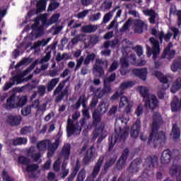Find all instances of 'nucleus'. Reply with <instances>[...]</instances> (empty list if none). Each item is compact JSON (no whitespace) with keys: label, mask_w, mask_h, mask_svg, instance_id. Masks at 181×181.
<instances>
[{"label":"nucleus","mask_w":181,"mask_h":181,"mask_svg":"<svg viewBox=\"0 0 181 181\" xmlns=\"http://www.w3.org/2000/svg\"><path fill=\"white\" fill-rule=\"evenodd\" d=\"M149 42L153 45V47L146 45L147 57H150L153 54V60H154L155 67L152 69L153 74L159 80V61L156 60L159 56V41L155 37L149 38Z\"/></svg>","instance_id":"nucleus-1"},{"label":"nucleus","mask_w":181,"mask_h":181,"mask_svg":"<svg viewBox=\"0 0 181 181\" xmlns=\"http://www.w3.org/2000/svg\"><path fill=\"white\" fill-rule=\"evenodd\" d=\"M158 158L156 156H148L144 162V167L145 169L144 170L141 177L139 178V180L141 179L143 181H148L149 180V177L152 173V170L158 166Z\"/></svg>","instance_id":"nucleus-2"},{"label":"nucleus","mask_w":181,"mask_h":181,"mask_svg":"<svg viewBox=\"0 0 181 181\" xmlns=\"http://www.w3.org/2000/svg\"><path fill=\"white\" fill-rule=\"evenodd\" d=\"M154 148L158 146L156 142L159 141V112H156L153 114V123L151 133L148 140V145L152 142Z\"/></svg>","instance_id":"nucleus-3"},{"label":"nucleus","mask_w":181,"mask_h":181,"mask_svg":"<svg viewBox=\"0 0 181 181\" xmlns=\"http://www.w3.org/2000/svg\"><path fill=\"white\" fill-rule=\"evenodd\" d=\"M128 136V131L120 127L115 128V136H109V151H111L117 142H124Z\"/></svg>","instance_id":"nucleus-4"},{"label":"nucleus","mask_w":181,"mask_h":181,"mask_svg":"<svg viewBox=\"0 0 181 181\" xmlns=\"http://www.w3.org/2000/svg\"><path fill=\"white\" fill-rule=\"evenodd\" d=\"M138 90L145 101V106L150 110H155L158 107V98L155 95H149V90L146 87L139 86Z\"/></svg>","instance_id":"nucleus-5"},{"label":"nucleus","mask_w":181,"mask_h":181,"mask_svg":"<svg viewBox=\"0 0 181 181\" xmlns=\"http://www.w3.org/2000/svg\"><path fill=\"white\" fill-rule=\"evenodd\" d=\"M89 91L90 93H93L99 100H101L105 95H108L112 93V87L111 86V83L103 81V88L102 89L101 88L95 89V87L90 86L89 87Z\"/></svg>","instance_id":"nucleus-6"},{"label":"nucleus","mask_w":181,"mask_h":181,"mask_svg":"<svg viewBox=\"0 0 181 181\" xmlns=\"http://www.w3.org/2000/svg\"><path fill=\"white\" fill-rule=\"evenodd\" d=\"M103 163H104V156H100L94 166L91 175L88 176L85 181H94V179H95V177L98 176V173H100V170L101 169V166H103Z\"/></svg>","instance_id":"nucleus-7"},{"label":"nucleus","mask_w":181,"mask_h":181,"mask_svg":"<svg viewBox=\"0 0 181 181\" xmlns=\"http://www.w3.org/2000/svg\"><path fill=\"white\" fill-rule=\"evenodd\" d=\"M128 155H129V149L124 148L117 162V168L119 170H121V169L125 166V162H127V159H128Z\"/></svg>","instance_id":"nucleus-8"},{"label":"nucleus","mask_w":181,"mask_h":181,"mask_svg":"<svg viewBox=\"0 0 181 181\" xmlns=\"http://www.w3.org/2000/svg\"><path fill=\"white\" fill-rule=\"evenodd\" d=\"M170 87V76H166L160 73V90L165 91Z\"/></svg>","instance_id":"nucleus-9"},{"label":"nucleus","mask_w":181,"mask_h":181,"mask_svg":"<svg viewBox=\"0 0 181 181\" xmlns=\"http://www.w3.org/2000/svg\"><path fill=\"white\" fill-rule=\"evenodd\" d=\"M134 25L135 33H142L144 30H148V25L141 19L134 20Z\"/></svg>","instance_id":"nucleus-10"},{"label":"nucleus","mask_w":181,"mask_h":181,"mask_svg":"<svg viewBox=\"0 0 181 181\" xmlns=\"http://www.w3.org/2000/svg\"><path fill=\"white\" fill-rule=\"evenodd\" d=\"M139 132H141V119H137L135 123L133 124L132 127L131 128V138L136 139V138H138V135H139Z\"/></svg>","instance_id":"nucleus-11"},{"label":"nucleus","mask_w":181,"mask_h":181,"mask_svg":"<svg viewBox=\"0 0 181 181\" xmlns=\"http://www.w3.org/2000/svg\"><path fill=\"white\" fill-rule=\"evenodd\" d=\"M139 165H141V159L136 158L129 165L128 168V172L130 175H134L139 172Z\"/></svg>","instance_id":"nucleus-12"},{"label":"nucleus","mask_w":181,"mask_h":181,"mask_svg":"<svg viewBox=\"0 0 181 181\" xmlns=\"http://www.w3.org/2000/svg\"><path fill=\"white\" fill-rule=\"evenodd\" d=\"M132 73L136 76V77H139V78L145 81L148 76V68H143L140 69H134L132 70Z\"/></svg>","instance_id":"nucleus-13"},{"label":"nucleus","mask_w":181,"mask_h":181,"mask_svg":"<svg viewBox=\"0 0 181 181\" xmlns=\"http://www.w3.org/2000/svg\"><path fill=\"white\" fill-rule=\"evenodd\" d=\"M22 121V117L20 115H8V123L11 125V127H19L21 125V122Z\"/></svg>","instance_id":"nucleus-14"},{"label":"nucleus","mask_w":181,"mask_h":181,"mask_svg":"<svg viewBox=\"0 0 181 181\" xmlns=\"http://www.w3.org/2000/svg\"><path fill=\"white\" fill-rule=\"evenodd\" d=\"M170 175L177 177V181H181V166L173 165L170 169Z\"/></svg>","instance_id":"nucleus-15"},{"label":"nucleus","mask_w":181,"mask_h":181,"mask_svg":"<svg viewBox=\"0 0 181 181\" xmlns=\"http://www.w3.org/2000/svg\"><path fill=\"white\" fill-rule=\"evenodd\" d=\"M59 18H60L59 13H54L49 19L47 20L46 17H44L42 19V24L45 26H50L51 25H53V23H57V21H59Z\"/></svg>","instance_id":"nucleus-16"},{"label":"nucleus","mask_w":181,"mask_h":181,"mask_svg":"<svg viewBox=\"0 0 181 181\" xmlns=\"http://www.w3.org/2000/svg\"><path fill=\"white\" fill-rule=\"evenodd\" d=\"M16 101V96H15V94L11 95L6 100V108L7 110H13V108H18V103Z\"/></svg>","instance_id":"nucleus-17"},{"label":"nucleus","mask_w":181,"mask_h":181,"mask_svg":"<svg viewBox=\"0 0 181 181\" xmlns=\"http://www.w3.org/2000/svg\"><path fill=\"white\" fill-rule=\"evenodd\" d=\"M173 47V45L172 42H170L166 48L164 49V57H167V59H172L175 56H176V50L171 49Z\"/></svg>","instance_id":"nucleus-18"},{"label":"nucleus","mask_w":181,"mask_h":181,"mask_svg":"<svg viewBox=\"0 0 181 181\" xmlns=\"http://www.w3.org/2000/svg\"><path fill=\"white\" fill-rule=\"evenodd\" d=\"M83 107V108H87V98L86 97V95H81L78 101L74 105V108L75 110H78L80 107Z\"/></svg>","instance_id":"nucleus-19"},{"label":"nucleus","mask_w":181,"mask_h":181,"mask_svg":"<svg viewBox=\"0 0 181 181\" xmlns=\"http://www.w3.org/2000/svg\"><path fill=\"white\" fill-rule=\"evenodd\" d=\"M12 82H6L4 86V91H8V89L12 87V86H15V83H17V84H19V83H22V81L21 80V76H15L12 78Z\"/></svg>","instance_id":"nucleus-20"},{"label":"nucleus","mask_w":181,"mask_h":181,"mask_svg":"<svg viewBox=\"0 0 181 181\" xmlns=\"http://www.w3.org/2000/svg\"><path fill=\"white\" fill-rule=\"evenodd\" d=\"M95 153V150L94 149V146H90V148L86 151V153L83 157V162L85 165H87V163H88V162L93 159Z\"/></svg>","instance_id":"nucleus-21"},{"label":"nucleus","mask_w":181,"mask_h":181,"mask_svg":"<svg viewBox=\"0 0 181 181\" xmlns=\"http://www.w3.org/2000/svg\"><path fill=\"white\" fill-rule=\"evenodd\" d=\"M76 131H81V127H76V125L70 123V119H68V125L66 127V132L68 136H71L73 134L76 132Z\"/></svg>","instance_id":"nucleus-22"},{"label":"nucleus","mask_w":181,"mask_h":181,"mask_svg":"<svg viewBox=\"0 0 181 181\" xmlns=\"http://www.w3.org/2000/svg\"><path fill=\"white\" fill-rule=\"evenodd\" d=\"M171 159L172 151H170L169 149L165 150L161 156V163H169Z\"/></svg>","instance_id":"nucleus-23"},{"label":"nucleus","mask_w":181,"mask_h":181,"mask_svg":"<svg viewBox=\"0 0 181 181\" xmlns=\"http://www.w3.org/2000/svg\"><path fill=\"white\" fill-rule=\"evenodd\" d=\"M180 110L181 104L180 102H179V98L175 96L171 102V111L173 112H177L178 111H180Z\"/></svg>","instance_id":"nucleus-24"},{"label":"nucleus","mask_w":181,"mask_h":181,"mask_svg":"<svg viewBox=\"0 0 181 181\" xmlns=\"http://www.w3.org/2000/svg\"><path fill=\"white\" fill-rule=\"evenodd\" d=\"M37 169H39V164H28L26 167V172L31 173L30 177L35 179V177H36V174L33 172H36Z\"/></svg>","instance_id":"nucleus-25"},{"label":"nucleus","mask_w":181,"mask_h":181,"mask_svg":"<svg viewBox=\"0 0 181 181\" xmlns=\"http://www.w3.org/2000/svg\"><path fill=\"white\" fill-rule=\"evenodd\" d=\"M170 15H176L177 18V26L180 28L181 26V11L176 10L175 6H171L170 8Z\"/></svg>","instance_id":"nucleus-26"},{"label":"nucleus","mask_w":181,"mask_h":181,"mask_svg":"<svg viewBox=\"0 0 181 181\" xmlns=\"http://www.w3.org/2000/svg\"><path fill=\"white\" fill-rule=\"evenodd\" d=\"M170 69L173 73H176L178 70H180L181 71V57L176 58L173 60L170 66Z\"/></svg>","instance_id":"nucleus-27"},{"label":"nucleus","mask_w":181,"mask_h":181,"mask_svg":"<svg viewBox=\"0 0 181 181\" xmlns=\"http://www.w3.org/2000/svg\"><path fill=\"white\" fill-rule=\"evenodd\" d=\"M97 29L98 27L96 25L89 24L83 25L81 27V32H83V33H94Z\"/></svg>","instance_id":"nucleus-28"},{"label":"nucleus","mask_w":181,"mask_h":181,"mask_svg":"<svg viewBox=\"0 0 181 181\" xmlns=\"http://www.w3.org/2000/svg\"><path fill=\"white\" fill-rule=\"evenodd\" d=\"M104 61L102 59H96V64L93 66V69H95V72L99 74V76H101L103 74H104V69L103 66H101L100 64H104Z\"/></svg>","instance_id":"nucleus-29"},{"label":"nucleus","mask_w":181,"mask_h":181,"mask_svg":"<svg viewBox=\"0 0 181 181\" xmlns=\"http://www.w3.org/2000/svg\"><path fill=\"white\" fill-rule=\"evenodd\" d=\"M181 88V75L178 76V77L174 81L172 87L171 92L175 93L177 90H180Z\"/></svg>","instance_id":"nucleus-30"},{"label":"nucleus","mask_w":181,"mask_h":181,"mask_svg":"<svg viewBox=\"0 0 181 181\" xmlns=\"http://www.w3.org/2000/svg\"><path fill=\"white\" fill-rule=\"evenodd\" d=\"M108 103L104 101H101L100 102L96 111L100 114H105L108 111Z\"/></svg>","instance_id":"nucleus-31"},{"label":"nucleus","mask_w":181,"mask_h":181,"mask_svg":"<svg viewBox=\"0 0 181 181\" xmlns=\"http://www.w3.org/2000/svg\"><path fill=\"white\" fill-rule=\"evenodd\" d=\"M115 162H117V155H113L112 157H111L108 160L105 162L103 167L105 172H107L108 168H111V166H112Z\"/></svg>","instance_id":"nucleus-32"},{"label":"nucleus","mask_w":181,"mask_h":181,"mask_svg":"<svg viewBox=\"0 0 181 181\" xmlns=\"http://www.w3.org/2000/svg\"><path fill=\"white\" fill-rule=\"evenodd\" d=\"M134 84L135 83L132 81L122 82L119 86V89H120V91H121L120 94H124V93H125V90H127V88L134 87Z\"/></svg>","instance_id":"nucleus-33"},{"label":"nucleus","mask_w":181,"mask_h":181,"mask_svg":"<svg viewBox=\"0 0 181 181\" xmlns=\"http://www.w3.org/2000/svg\"><path fill=\"white\" fill-rule=\"evenodd\" d=\"M101 114L100 112L95 110L93 113V124L94 127H97L98 124H101Z\"/></svg>","instance_id":"nucleus-34"},{"label":"nucleus","mask_w":181,"mask_h":181,"mask_svg":"<svg viewBox=\"0 0 181 181\" xmlns=\"http://www.w3.org/2000/svg\"><path fill=\"white\" fill-rule=\"evenodd\" d=\"M26 144H28V139L24 137H18L12 140V145H13V146L26 145Z\"/></svg>","instance_id":"nucleus-35"},{"label":"nucleus","mask_w":181,"mask_h":181,"mask_svg":"<svg viewBox=\"0 0 181 181\" xmlns=\"http://www.w3.org/2000/svg\"><path fill=\"white\" fill-rule=\"evenodd\" d=\"M64 97H69V88L66 87L55 98V103H61Z\"/></svg>","instance_id":"nucleus-36"},{"label":"nucleus","mask_w":181,"mask_h":181,"mask_svg":"<svg viewBox=\"0 0 181 181\" xmlns=\"http://www.w3.org/2000/svg\"><path fill=\"white\" fill-rule=\"evenodd\" d=\"M59 78H54L51 79V81L48 82V85L47 86V91L49 93H50V91H53V89L56 86H57V83H59Z\"/></svg>","instance_id":"nucleus-37"},{"label":"nucleus","mask_w":181,"mask_h":181,"mask_svg":"<svg viewBox=\"0 0 181 181\" xmlns=\"http://www.w3.org/2000/svg\"><path fill=\"white\" fill-rule=\"evenodd\" d=\"M37 8L36 13H40V12H43L46 9V0H40L37 3Z\"/></svg>","instance_id":"nucleus-38"},{"label":"nucleus","mask_w":181,"mask_h":181,"mask_svg":"<svg viewBox=\"0 0 181 181\" xmlns=\"http://www.w3.org/2000/svg\"><path fill=\"white\" fill-rule=\"evenodd\" d=\"M32 30L35 34V37H40V36H43L45 33V25H40L35 28H32Z\"/></svg>","instance_id":"nucleus-39"},{"label":"nucleus","mask_w":181,"mask_h":181,"mask_svg":"<svg viewBox=\"0 0 181 181\" xmlns=\"http://www.w3.org/2000/svg\"><path fill=\"white\" fill-rule=\"evenodd\" d=\"M172 138L174 139H177V138H180V129L177 127V125L173 124V129L170 134Z\"/></svg>","instance_id":"nucleus-40"},{"label":"nucleus","mask_w":181,"mask_h":181,"mask_svg":"<svg viewBox=\"0 0 181 181\" xmlns=\"http://www.w3.org/2000/svg\"><path fill=\"white\" fill-rule=\"evenodd\" d=\"M71 148V146L70 144H66L62 147V155L66 158V159H68L69 156H70V149Z\"/></svg>","instance_id":"nucleus-41"},{"label":"nucleus","mask_w":181,"mask_h":181,"mask_svg":"<svg viewBox=\"0 0 181 181\" xmlns=\"http://www.w3.org/2000/svg\"><path fill=\"white\" fill-rule=\"evenodd\" d=\"M96 55L94 53L88 54L85 59H83V64L84 66H88L91 62H94L95 60Z\"/></svg>","instance_id":"nucleus-42"},{"label":"nucleus","mask_w":181,"mask_h":181,"mask_svg":"<svg viewBox=\"0 0 181 181\" xmlns=\"http://www.w3.org/2000/svg\"><path fill=\"white\" fill-rule=\"evenodd\" d=\"M59 139L55 140L54 143H50V141H48V151H53L56 152L57 148H59Z\"/></svg>","instance_id":"nucleus-43"},{"label":"nucleus","mask_w":181,"mask_h":181,"mask_svg":"<svg viewBox=\"0 0 181 181\" xmlns=\"http://www.w3.org/2000/svg\"><path fill=\"white\" fill-rule=\"evenodd\" d=\"M18 163L24 166H28L30 163V160L25 156H20L18 157Z\"/></svg>","instance_id":"nucleus-44"},{"label":"nucleus","mask_w":181,"mask_h":181,"mask_svg":"<svg viewBox=\"0 0 181 181\" xmlns=\"http://www.w3.org/2000/svg\"><path fill=\"white\" fill-rule=\"evenodd\" d=\"M59 6H60V3L56 1V0H53L49 4L48 12H53V11H56Z\"/></svg>","instance_id":"nucleus-45"},{"label":"nucleus","mask_w":181,"mask_h":181,"mask_svg":"<svg viewBox=\"0 0 181 181\" xmlns=\"http://www.w3.org/2000/svg\"><path fill=\"white\" fill-rule=\"evenodd\" d=\"M172 33H168L167 34L165 35V33L163 32H160L159 33V37H160V40H162V39H164V40L165 42H169V40H170V37H172Z\"/></svg>","instance_id":"nucleus-46"},{"label":"nucleus","mask_w":181,"mask_h":181,"mask_svg":"<svg viewBox=\"0 0 181 181\" xmlns=\"http://www.w3.org/2000/svg\"><path fill=\"white\" fill-rule=\"evenodd\" d=\"M86 169L82 168L78 173L76 181H84L86 179Z\"/></svg>","instance_id":"nucleus-47"},{"label":"nucleus","mask_w":181,"mask_h":181,"mask_svg":"<svg viewBox=\"0 0 181 181\" xmlns=\"http://www.w3.org/2000/svg\"><path fill=\"white\" fill-rule=\"evenodd\" d=\"M52 57V52L51 51H48L46 53V55L45 57H43L40 61L39 63L40 64H43V63H47V62H49V60H50V58Z\"/></svg>","instance_id":"nucleus-48"},{"label":"nucleus","mask_w":181,"mask_h":181,"mask_svg":"<svg viewBox=\"0 0 181 181\" xmlns=\"http://www.w3.org/2000/svg\"><path fill=\"white\" fill-rule=\"evenodd\" d=\"M120 64H121V67H129V61H128V57H122L120 58Z\"/></svg>","instance_id":"nucleus-49"},{"label":"nucleus","mask_w":181,"mask_h":181,"mask_svg":"<svg viewBox=\"0 0 181 181\" xmlns=\"http://www.w3.org/2000/svg\"><path fill=\"white\" fill-rule=\"evenodd\" d=\"M47 146V140H42L37 144V148L39 151H45Z\"/></svg>","instance_id":"nucleus-50"},{"label":"nucleus","mask_w":181,"mask_h":181,"mask_svg":"<svg viewBox=\"0 0 181 181\" xmlns=\"http://www.w3.org/2000/svg\"><path fill=\"white\" fill-rule=\"evenodd\" d=\"M132 25V20L128 19L123 25L122 28H120V32H125L129 29V27Z\"/></svg>","instance_id":"nucleus-51"},{"label":"nucleus","mask_w":181,"mask_h":181,"mask_svg":"<svg viewBox=\"0 0 181 181\" xmlns=\"http://www.w3.org/2000/svg\"><path fill=\"white\" fill-rule=\"evenodd\" d=\"M26 103H28V96H21L17 103V107L26 105Z\"/></svg>","instance_id":"nucleus-52"},{"label":"nucleus","mask_w":181,"mask_h":181,"mask_svg":"<svg viewBox=\"0 0 181 181\" xmlns=\"http://www.w3.org/2000/svg\"><path fill=\"white\" fill-rule=\"evenodd\" d=\"M129 104V100H128V98L126 96H122L120 98V102L119 103V107L122 108V107H125V105H128Z\"/></svg>","instance_id":"nucleus-53"},{"label":"nucleus","mask_w":181,"mask_h":181,"mask_svg":"<svg viewBox=\"0 0 181 181\" xmlns=\"http://www.w3.org/2000/svg\"><path fill=\"white\" fill-rule=\"evenodd\" d=\"M104 131V126L103 127V125H100L98 127L95 128V133L93 135V138L95 139H97V138H98L100 136V134H103Z\"/></svg>","instance_id":"nucleus-54"},{"label":"nucleus","mask_w":181,"mask_h":181,"mask_svg":"<svg viewBox=\"0 0 181 181\" xmlns=\"http://www.w3.org/2000/svg\"><path fill=\"white\" fill-rule=\"evenodd\" d=\"M115 78H117V74L112 73L107 78L104 79L103 81H105V83H107L108 84H111V83L115 81Z\"/></svg>","instance_id":"nucleus-55"},{"label":"nucleus","mask_w":181,"mask_h":181,"mask_svg":"<svg viewBox=\"0 0 181 181\" xmlns=\"http://www.w3.org/2000/svg\"><path fill=\"white\" fill-rule=\"evenodd\" d=\"M83 62H84V57L83 56H81V57H80L79 59H76V66L75 69H74L75 71H78L80 67H81V66L83 64Z\"/></svg>","instance_id":"nucleus-56"},{"label":"nucleus","mask_w":181,"mask_h":181,"mask_svg":"<svg viewBox=\"0 0 181 181\" xmlns=\"http://www.w3.org/2000/svg\"><path fill=\"white\" fill-rule=\"evenodd\" d=\"M33 131L32 127H24L21 129V135H26V134H30Z\"/></svg>","instance_id":"nucleus-57"},{"label":"nucleus","mask_w":181,"mask_h":181,"mask_svg":"<svg viewBox=\"0 0 181 181\" xmlns=\"http://www.w3.org/2000/svg\"><path fill=\"white\" fill-rule=\"evenodd\" d=\"M97 104H98V98L97 97V95H95V96L92 98L90 103V108L93 110V108L97 107Z\"/></svg>","instance_id":"nucleus-58"},{"label":"nucleus","mask_w":181,"mask_h":181,"mask_svg":"<svg viewBox=\"0 0 181 181\" xmlns=\"http://www.w3.org/2000/svg\"><path fill=\"white\" fill-rule=\"evenodd\" d=\"M2 178H3V180H5V181H13V179H12L11 176H9L6 169H4L2 171Z\"/></svg>","instance_id":"nucleus-59"},{"label":"nucleus","mask_w":181,"mask_h":181,"mask_svg":"<svg viewBox=\"0 0 181 181\" xmlns=\"http://www.w3.org/2000/svg\"><path fill=\"white\" fill-rule=\"evenodd\" d=\"M32 112V108L30 106H26L25 107L23 108L21 110V114L24 117H26V115H29Z\"/></svg>","instance_id":"nucleus-60"},{"label":"nucleus","mask_w":181,"mask_h":181,"mask_svg":"<svg viewBox=\"0 0 181 181\" xmlns=\"http://www.w3.org/2000/svg\"><path fill=\"white\" fill-rule=\"evenodd\" d=\"M37 91L40 97H43L46 94V86L45 85H41L37 87Z\"/></svg>","instance_id":"nucleus-61"},{"label":"nucleus","mask_w":181,"mask_h":181,"mask_svg":"<svg viewBox=\"0 0 181 181\" xmlns=\"http://www.w3.org/2000/svg\"><path fill=\"white\" fill-rule=\"evenodd\" d=\"M118 62L114 61L108 69L109 73H112V71H115V70L118 69Z\"/></svg>","instance_id":"nucleus-62"},{"label":"nucleus","mask_w":181,"mask_h":181,"mask_svg":"<svg viewBox=\"0 0 181 181\" xmlns=\"http://www.w3.org/2000/svg\"><path fill=\"white\" fill-rule=\"evenodd\" d=\"M170 30L173 33V38L176 39L179 36L180 31H179V28H176L175 27H170Z\"/></svg>","instance_id":"nucleus-63"},{"label":"nucleus","mask_w":181,"mask_h":181,"mask_svg":"<svg viewBox=\"0 0 181 181\" xmlns=\"http://www.w3.org/2000/svg\"><path fill=\"white\" fill-rule=\"evenodd\" d=\"M64 86L62 83H59L57 87L54 90V95H57V94H60L62 93V90L64 88Z\"/></svg>","instance_id":"nucleus-64"}]
</instances>
